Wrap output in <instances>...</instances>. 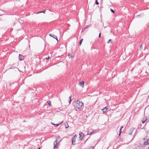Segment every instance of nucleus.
Here are the masks:
<instances>
[{
    "mask_svg": "<svg viewBox=\"0 0 149 149\" xmlns=\"http://www.w3.org/2000/svg\"><path fill=\"white\" fill-rule=\"evenodd\" d=\"M84 82L83 81H82V82H80L79 83V85L82 86V87H83L84 85Z\"/></svg>",
    "mask_w": 149,
    "mask_h": 149,
    "instance_id": "obj_9",
    "label": "nucleus"
},
{
    "mask_svg": "<svg viewBox=\"0 0 149 149\" xmlns=\"http://www.w3.org/2000/svg\"><path fill=\"white\" fill-rule=\"evenodd\" d=\"M40 149V148L39 147V148L38 149Z\"/></svg>",
    "mask_w": 149,
    "mask_h": 149,
    "instance_id": "obj_40",
    "label": "nucleus"
},
{
    "mask_svg": "<svg viewBox=\"0 0 149 149\" xmlns=\"http://www.w3.org/2000/svg\"><path fill=\"white\" fill-rule=\"evenodd\" d=\"M88 26H86V28H85L84 29H86L87 28V27H88Z\"/></svg>",
    "mask_w": 149,
    "mask_h": 149,
    "instance_id": "obj_37",
    "label": "nucleus"
},
{
    "mask_svg": "<svg viewBox=\"0 0 149 149\" xmlns=\"http://www.w3.org/2000/svg\"><path fill=\"white\" fill-rule=\"evenodd\" d=\"M148 65H149V63H148Z\"/></svg>",
    "mask_w": 149,
    "mask_h": 149,
    "instance_id": "obj_44",
    "label": "nucleus"
},
{
    "mask_svg": "<svg viewBox=\"0 0 149 149\" xmlns=\"http://www.w3.org/2000/svg\"><path fill=\"white\" fill-rule=\"evenodd\" d=\"M49 58V56H48V57H46V60H48Z\"/></svg>",
    "mask_w": 149,
    "mask_h": 149,
    "instance_id": "obj_26",
    "label": "nucleus"
},
{
    "mask_svg": "<svg viewBox=\"0 0 149 149\" xmlns=\"http://www.w3.org/2000/svg\"><path fill=\"white\" fill-rule=\"evenodd\" d=\"M146 140H147V141L148 142V143H149V139H148Z\"/></svg>",
    "mask_w": 149,
    "mask_h": 149,
    "instance_id": "obj_27",
    "label": "nucleus"
},
{
    "mask_svg": "<svg viewBox=\"0 0 149 149\" xmlns=\"http://www.w3.org/2000/svg\"><path fill=\"white\" fill-rule=\"evenodd\" d=\"M47 102L49 106H52V104H51V102L50 101H47Z\"/></svg>",
    "mask_w": 149,
    "mask_h": 149,
    "instance_id": "obj_12",
    "label": "nucleus"
},
{
    "mask_svg": "<svg viewBox=\"0 0 149 149\" xmlns=\"http://www.w3.org/2000/svg\"><path fill=\"white\" fill-rule=\"evenodd\" d=\"M89 138H88V139H87L86 140V141H85V143L88 140V139Z\"/></svg>",
    "mask_w": 149,
    "mask_h": 149,
    "instance_id": "obj_36",
    "label": "nucleus"
},
{
    "mask_svg": "<svg viewBox=\"0 0 149 149\" xmlns=\"http://www.w3.org/2000/svg\"><path fill=\"white\" fill-rule=\"evenodd\" d=\"M61 138L59 136H58L57 138V139L56 140L54 141V149L56 148V146L58 144V143L61 140H60Z\"/></svg>",
    "mask_w": 149,
    "mask_h": 149,
    "instance_id": "obj_2",
    "label": "nucleus"
},
{
    "mask_svg": "<svg viewBox=\"0 0 149 149\" xmlns=\"http://www.w3.org/2000/svg\"><path fill=\"white\" fill-rule=\"evenodd\" d=\"M66 124H67L66 123H64V124H65V127L66 128H67L68 127H69V126H68V124H67V125H68V127H66Z\"/></svg>",
    "mask_w": 149,
    "mask_h": 149,
    "instance_id": "obj_22",
    "label": "nucleus"
},
{
    "mask_svg": "<svg viewBox=\"0 0 149 149\" xmlns=\"http://www.w3.org/2000/svg\"><path fill=\"white\" fill-rule=\"evenodd\" d=\"M71 101H72V100L69 99V104H70L71 103Z\"/></svg>",
    "mask_w": 149,
    "mask_h": 149,
    "instance_id": "obj_25",
    "label": "nucleus"
},
{
    "mask_svg": "<svg viewBox=\"0 0 149 149\" xmlns=\"http://www.w3.org/2000/svg\"><path fill=\"white\" fill-rule=\"evenodd\" d=\"M143 140H144V141H145V138H144V139H143Z\"/></svg>",
    "mask_w": 149,
    "mask_h": 149,
    "instance_id": "obj_41",
    "label": "nucleus"
},
{
    "mask_svg": "<svg viewBox=\"0 0 149 149\" xmlns=\"http://www.w3.org/2000/svg\"><path fill=\"white\" fill-rule=\"evenodd\" d=\"M95 3L96 5H98L99 4V2L97 1V0H96L95 1Z\"/></svg>",
    "mask_w": 149,
    "mask_h": 149,
    "instance_id": "obj_20",
    "label": "nucleus"
},
{
    "mask_svg": "<svg viewBox=\"0 0 149 149\" xmlns=\"http://www.w3.org/2000/svg\"><path fill=\"white\" fill-rule=\"evenodd\" d=\"M49 35L51 37H52L53 38H54L56 39V40H57V42L58 41V40L57 39V36H55L54 35L52 34H49Z\"/></svg>",
    "mask_w": 149,
    "mask_h": 149,
    "instance_id": "obj_4",
    "label": "nucleus"
},
{
    "mask_svg": "<svg viewBox=\"0 0 149 149\" xmlns=\"http://www.w3.org/2000/svg\"><path fill=\"white\" fill-rule=\"evenodd\" d=\"M104 108L105 109H107V110L108 109L107 108V107H105Z\"/></svg>",
    "mask_w": 149,
    "mask_h": 149,
    "instance_id": "obj_31",
    "label": "nucleus"
},
{
    "mask_svg": "<svg viewBox=\"0 0 149 149\" xmlns=\"http://www.w3.org/2000/svg\"><path fill=\"white\" fill-rule=\"evenodd\" d=\"M102 110L103 112H105L107 111V109H105L104 108L102 109Z\"/></svg>",
    "mask_w": 149,
    "mask_h": 149,
    "instance_id": "obj_17",
    "label": "nucleus"
},
{
    "mask_svg": "<svg viewBox=\"0 0 149 149\" xmlns=\"http://www.w3.org/2000/svg\"><path fill=\"white\" fill-rule=\"evenodd\" d=\"M0 16H1V15L0 14Z\"/></svg>",
    "mask_w": 149,
    "mask_h": 149,
    "instance_id": "obj_43",
    "label": "nucleus"
},
{
    "mask_svg": "<svg viewBox=\"0 0 149 149\" xmlns=\"http://www.w3.org/2000/svg\"><path fill=\"white\" fill-rule=\"evenodd\" d=\"M141 129H145V127H144L143 128H142Z\"/></svg>",
    "mask_w": 149,
    "mask_h": 149,
    "instance_id": "obj_39",
    "label": "nucleus"
},
{
    "mask_svg": "<svg viewBox=\"0 0 149 149\" xmlns=\"http://www.w3.org/2000/svg\"><path fill=\"white\" fill-rule=\"evenodd\" d=\"M122 132L119 131V136L121 133Z\"/></svg>",
    "mask_w": 149,
    "mask_h": 149,
    "instance_id": "obj_28",
    "label": "nucleus"
},
{
    "mask_svg": "<svg viewBox=\"0 0 149 149\" xmlns=\"http://www.w3.org/2000/svg\"><path fill=\"white\" fill-rule=\"evenodd\" d=\"M134 128H131L130 129V132L129 134V135H131L133 133V131L134 130Z\"/></svg>",
    "mask_w": 149,
    "mask_h": 149,
    "instance_id": "obj_8",
    "label": "nucleus"
},
{
    "mask_svg": "<svg viewBox=\"0 0 149 149\" xmlns=\"http://www.w3.org/2000/svg\"><path fill=\"white\" fill-rule=\"evenodd\" d=\"M110 11L112 13H115V11L113 9H112L111 8L110 9Z\"/></svg>",
    "mask_w": 149,
    "mask_h": 149,
    "instance_id": "obj_18",
    "label": "nucleus"
},
{
    "mask_svg": "<svg viewBox=\"0 0 149 149\" xmlns=\"http://www.w3.org/2000/svg\"><path fill=\"white\" fill-rule=\"evenodd\" d=\"M83 39L82 38V39H81L80 40L79 43V45H81V44L83 41Z\"/></svg>",
    "mask_w": 149,
    "mask_h": 149,
    "instance_id": "obj_14",
    "label": "nucleus"
},
{
    "mask_svg": "<svg viewBox=\"0 0 149 149\" xmlns=\"http://www.w3.org/2000/svg\"><path fill=\"white\" fill-rule=\"evenodd\" d=\"M75 108L78 109L79 110H81L82 107H84L83 103L79 100H78L75 103Z\"/></svg>",
    "mask_w": 149,
    "mask_h": 149,
    "instance_id": "obj_1",
    "label": "nucleus"
},
{
    "mask_svg": "<svg viewBox=\"0 0 149 149\" xmlns=\"http://www.w3.org/2000/svg\"><path fill=\"white\" fill-rule=\"evenodd\" d=\"M92 130V133H93L94 132V131L93 130Z\"/></svg>",
    "mask_w": 149,
    "mask_h": 149,
    "instance_id": "obj_32",
    "label": "nucleus"
},
{
    "mask_svg": "<svg viewBox=\"0 0 149 149\" xmlns=\"http://www.w3.org/2000/svg\"><path fill=\"white\" fill-rule=\"evenodd\" d=\"M148 123V122H146V123L145 124V125H144V127L146 125V124H147V123Z\"/></svg>",
    "mask_w": 149,
    "mask_h": 149,
    "instance_id": "obj_33",
    "label": "nucleus"
},
{
    "mask_svg": "<svg viewBox=\"0 0 149 149\" xmlns=\"http://www.w3.org/2000/svg\"><path fill=\"white\" fill-rule=\"evenodd\" d=\"M75 141H76V139L72 138V144L73 145H74L75 144Z\"/></svg>",
    "mask_w": 149,
    "mask_h": 149,
    "instance_id": "obj_7",
    "label": "nucleus"
},
{
    "mask_svg": "<svg viewBox=\"0 0 149 149\" xmlns=\"http://www.w3.org/2000/svg\"><path fill=\"white\" fill-rule=\"evenodd\" d=\"M92 134V130H90L89 131H88L87 135H90Z\"/></svg>",
    "mask_w": 149,
    "mask_h": 149,
    "instance_id": "obj_11",
    "label": "nucleus"
},
{
    "mask_svg": "<svg viewBox=\"0 0 149 149\" xmlns=\"http://www.w3.org/2000/svg\"><path fill=\"white\" fill-rule=\"evenodd\" d=\"M68 56L69 58H71L72 57V55L71 54H68Z\"/></svg>",
    "mask_w": 149,
    "mask_h": 149,
    "instance_id": "obj_16",
    "label": "nucleus"
},
{
    "mask_svg": "<svg viewBox=\"0 0 149 149\" xmlns=\"http://www.w3.org/2000/svg\"><path fill=\"white\" fill-rule=\"evenodd\" d=\"M91 147L92 148L91 149H94V147Z\"/></svg>",
    "mask_w": 149,
    "mask_h": 149,
    "instance_id": "obj_35",
    "label": "nucleus"
},
{
    "mask_svg": "<svg viewBox=\"0 0 149 149\" xmlns=\"http://www.w3.org/2000/svg\"><path fill=\"white\" fill-rule=\"evenodd\" d=\"M46 12V10H44V11H40L38 13H36L37 14H39V13H45V12Z\"/></svg>",
    "mask_w": 149,
    "mask_h": 149,
    "instance_id": "obj_15",
    "label": "nucleus"
},
{
    "mask_svg": "<svg viewBox=\"0 0 149 149\" xmlns=\"http://www.w3.org/2000/svg\"><path fill=\"white\" fill-rule=\"evenodd\" d=\"M144 117L143 118V120H142V122L143 124L147 120V117L146 116V117H145V115H144Z\"/></svg>",
    "mask_w": 149,
    "mask_h": 149,
    "instance_id": "obj_5",
    "label": "nucleus"
},
{
    "mask_svg": "<svg viewBox=\"0 0 149 149\" xmlns=\"http://www.w3.org/2000/svg\"><path fill=\"white\" fill-rule=\"evenodd\" d=\"M63 122V121L61 122V123H60L59 124H54L53 123H52L53 125L56 126V127H57L58 126L60 125Z\"/></svg>",
    "mask_w": 149,
    "mask_h": 149,
    "instance_id": "obj_10",
    "label": "nucleus"
},
{
    "mask_svg": "<svg viewBox=\"0 0 149 149\" xmlns=\"http://www.w3.org/2000/svg\"><path fill=\"white\" fill-rule=\"evenodd\" d=\"M141 124H140L139 126V127L141 128Z\"/></svg>",
    "mask_w": 149,
    "mask_h": 149,
    "instance_id": "obj_29",
    "label": "nucleus"
},
{
    "mask_svg": "<svg viewBox=\"0 0 149 149\" xmlns=\"http://www.w3.org/2000/svg\"><path fill=\"white\" fill-rule=\"evenodd\" d=\"M77 134H75L73 138H74L75 139L77 138Z\"/></svg>",
    "mask_w": 149,
    "mask_h": 149,
    "instance_id": "obj_21",
    "label": "nucleus"
},
{
    "mask_svg": "<svg viewBox=\"0 0 149 149\" xmlns=\"http://www.w3.org/2000/svg\"><path fill=\"white\" fill-rule=\"evenodd\" d=\"M112 43L111 41V39H110L109 40V41L107 42L108 43Z\"/></svg>",
    "mask_w": 149,
    "mask_h": 149,
    "instance_id": "obj_19",
    "label": "nucleus"
},
{
    "mask_svg": "<svg viewBox=\"0 0 149 149\" xmlns=\"http://www.w3.org/2000/svg\"><path fill=\"white\" fill-rule=\"evenodd\" d=\"M79 136L80 140H81L84 137V134L82 132H80L79 134Z\"/></svg>",
    "mask_w": 149,
    "mask_h": 149,
    "instance_id": "obj_3",
    "label": "nucleus"
},
{
    "mask_svg": "<svg viewBox=\"0 0 149 149\" xmlns=\"http://www.w3.org/2000/svg\"><path fill=\"white\" fill-rule=\"evenodd\" d=\"M101 33H100L99 35V38H100L101 37Z\"/></svg>",
    "mask_w": 149,
    "mask_h": 149,
    "instance_id": "obj_24",
    "label": "nucleus"
},
{
    "mask_svg": "<svg viewBox=\"0 0 149 149\" xmlns=\"http://www.w3.org/2000/svg\"><path fill=\"white\" fill-rule=\"evenodd\" d=\"M72 98V95H71L69 97V99H71Z\"/></svg>",
    "mask_w": 149,
    "mask_h": 149,
    "instance_id": "obj_30",
    "label": "nucleus"
},
{
    "mask_svg": "<svg viewBox=\"0 0 149 149\" xmlns=\"http://www.w3.org/2000/svg\"><path fill=\"white\" fill-rule=\"evenodd\" d=\"M24 56L22 55L19 54V59L20 61H22L24 59Z\"/></svg>",
    "mask_w": 149,
    "mask_h": 149,
    "instance_id": "obj_6",
    "label": "nucleus"
},
{
    "mask_svg": "<svg viewBox=\"0 0 149 149\" xmlns=\"http://www.w3.org/2000/svg\"><path fill=\"white\" fill-rule=\"evenodd\" d=\"M140 49H142V44H141L140 46Z\"/></svg>",
    "mask_w": 149,
    "mask_h": 149,
    "instance_id": "obj_23",
    "label": "nucleus"
},
{
    "mask_svg": "<svg viewBox=\"0 0 149 149\" xmlns=\"http://www.w3.org/2000/svg\"><path fill=\"white\" fill-rule=\"evenodd\" d=\"M143 144L145 145H149V143H148V142L146 141H145L144 142Z\"/></svg>",
    "mask_w": 149,
    "mask_h": 149,
    "instance_id": "obj_13",
    "label": "nucleus"
},
{
    "mask_svg": "<svg viewBox=\"0 0 149 149\" xmlns=\"http://www.w3.org/2000/svg\"><path fill=\"white\" fill-rule=\"evenodd\" d=\"M146 73H147V71H146Z\"/></svg>",
    "mask_w": 149,
    "mask_h": 149,
    "instance_id": "obj_42",
    "label": "nucleus"
},
{
    "mask_svg": "<svg viewBox=\"0 0 149 149\" xmlns=\"http://www.w3.org/2000/svg\"><path fill=\"white\" fill-rule=\"evenodd\" d=\"M123 127H124L123 126H122V127H121L120 129H122V128H123Z\"/></svg>",
    "mask_w": 149,
    "mask_h": 149,
    "instance_id": "obj_34",
    "label": "nucleus"
},
{
    "mask_svg": "<svg viewBox=\"0 0 149 149\" xmlns=\"http://www.w3.org/2000/svg\"><path fill=\"white\" fill-rule=\"evenodd\" d=\"M121 130H122V129L120 128V131H121Z\"/></svg>",
    "mask_w": 149,
    "mask_h": 149,
    "instance_id": "obj_38",
    "label": "nucleus"
}]
</instances>
